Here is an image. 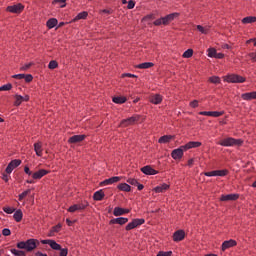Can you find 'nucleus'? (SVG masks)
Wrapping results in <instances>:
<instances>
[{"label": "nucleus", "mask_w": 256, "mask_h": 256, "mask_svg": "<svg viewBox=\"0 0 256 256\" xmlns=\"http://www.w3.org/2000/svg\"><path fill=\"white\" fill-rule=\"evenodd\" d=\"M10 251H11L12 255H15V256H27V253H25V251H23V250H17L15 248H13Z\"/></svg>", "instance_id": "37"}, {"label": "nucleus", "mask_w": 256, "mask_h": 256, "mask_svg": "<svg viewBox=\"0 0 256 256\" xmlns=\"http://www.w3.org/2000/svg\"><path fill=\"white\" fill-rule=\"evenodd\" d=\"M171 255H173L172 251H167V252L160 251V252H158V254L156 256H171Z\"/></svg>", "instance_id": "50"}, {"label": "nucleus", "mask_w": 256, "mask_h": 256, "mask_svg": "<svg viewBox=\"0 0 256 256\" xmlns=\"http://www.w3.org/2000/svg\"><path fill=\"white\" fill-rule=\"evenodd\" d=\"M231 247H237V241L230 239L226 240L222 243L221 250L222 251H227V249H231Z\"/></svg>", "instance_id": "16"}, {"label": "nucleus", "mask_w": 256, "mask_h": 256, "mask_svg": "<svg viewBox=\"0 0 256 256\" xmlns=\"http://www.w3.org/2000/svg\"><path fill=\"white\" fill-rule=\"evenodd\" d=\"M126 223H129V218L125 217L113 218L109 221V225H125Z\"/></svg>", "instance_id": "15"}, {"label": "nucleus", "mask_w": 256, "mask_h": 256, "mask_svg": "<svg viewBox=\"0 0 256 256\" xmlns=\"http://www.w3.org/2000/svg\"><path fill=\"white\" fill-rule=\"evenodd\" d=\"M140 171H142L144 175H157V173H159V171L153 169V167L149 165L142 167Z\"/></svg>", "instance_id": "21"}, {"label": "nucleus", "mask_w": 256, "mask_h": 256, "mask_svg": "<svg viewBox=\"0 0 256 256\" xmlns=\"http://www.w3.org/2000/svg\"><path fill=\"white\" fill-rule=\"evenodd\" d=\"M127 183H129L130 185H134V186L139 185V181H137V179H135V178H129L127 180Z\"/></svg>", "instance_id": "52"}, {"label": "nucleus", "mask_w": 256, "mask_h": 256, "mask_svg": "<svg viewBox=\"0 0 256 256\" xmlns=\"http://www.w3.org/2000/svg\"><path fill=\"white\" fill-rule=\"evenodd\" d=\"M199 115H204L206 117H211V111H201V112H199Z\"/></svg>", "instance_id": "63"}, {"label": "nucleus", "mask_w": 256, "mask_h": 256, "mask_svg": "<svg viewBox=\"0 0 256 256\" xmlns=\"http://www.w3.org/2000/svg\"><path fill=\"white\" fill-rule=\"evenodd\" d=\"M182 57H183L184 59H191V57H193V49L190 48V49L186 50V51L183 53Z\"/></svg>", "instance_id": "40"}, {"label": "nucleus", "mask_w": 256, "mask_h": 256, "mask_svg": "<svg viewBox=\"0 0 256 256\" xmlns=\"http://www.w3.org/2000/svg\"><path fill=\"white\" fill-rule=\"evenodd\" d=\"M13 219L16 223H21L23 221V211L21 209L16 210L13 214Z\"/></svg>", "instance_id": "30"}, {"label": "nucleus", "mask_w": 256, "mask_h": 256, "mask_svg": "<svg viewBox=\"0 0 256 256\" xmlns=\"http://www.w3.org/2000/svg\"><path fill=\"white\" fill-rule=\"evenodd\" d=\"M241 99L243 101H253V99H256V91L241 94Z\"/></svg>", "instance_id": "24"}, {"label": "nucleus", "mask_w": 256, "mask_h": 256, "mask_svg": "<svg viewBox=\"0 0 256 256\" xmlns=\"http://www.w3.org/2000/svg\"><path fill=\"white\" fill-rule=\"evenodd\" d=\"M89 207L87 200H81L78 204H74L68 208L69 213H75V211H85V208Z\"/></svg>", "instance_id": "3"}, {"label": "nucleus", "mask_w": 256, "mask_h": 256, "mask_svg": "<svg viewBox=\"0 0 256 256\" xmlns=\"http://www.w3.org/2000/svg\"><path fill=\"white\" fill-rule=\"evenodd\" d=\"M59 67V63L56 60H51L49 62L48 68L49 69H57Z\"/></svg>", "instance_id": "44"}, {"label": "nucleus", "mask_w": 256, "mask_h": 256, "mask_svg": "<svg viewBox=\"0 0 256 256\" xmlns=\"http://www.w3.org/2000/svg\"><path fill=\"white\" fill-rule=\"evenodd\" d=\"M113 103L117 105H123V103H127V97L125 96H116L112 98Z\"/></svg>", "instance_id": "31"}, {"label": "nucleus", "mask_w": 256, "mask_h": 256, "mask_svg": "<svg viewBox=\"0 0 256 256\" xmlns=\"http://www.w3.org/2000/svg\"><path fill=\"white\" fill-rule=\"evenodd\" d=\"M127 9H135V1L134 0L128 1Z\"/></svg>", "instance_id": "57"}, {"label": "nucleus", "mask_w": 256, "mask_h": 256, "mask_svg": "<svg viewBox=\"0 0 256 256\" xmlns=\"http://www.w3.org/2000/svg\"><path fill=\"white\" fill-rule=\"evenodd\" d=\"M13 89V85L11 83L5 84L0 87V91H11Z\"/></svg>", "instance_id": "43"}, {"label": "nucleus", "mask_w": 256, "mask_h": 256, "mask_svg": "<svg viewBox=\"0 0 256 256\" xmlns=\"http://www.w3.org/2000/svg\"><path fill=\"white\" fill-rule=\"evenodd\" d=\"M201 142L199 141H190L184 145V151H189V149H197V147H201Z\"/></svg>", "instance_id": "20"}, {"label": "nucleus", "mask_w": 256, "mask_h": 256, "mask_svg": "<svg viewBox=\"0 0 256 256\" xmlns=\"http://www.w3.org/2000/svg\"><path fill=\"white\" fill-rule=\"evenodd\" d=\"M57 3H63V4L61 5V7H65V6H66L65 3H67V0H53V1H52V5H57Z\"/></svg>", "instance_id": "53"}, {"label": "nucleus", "mask_w": 256, "mask_h": 256, "mask_svg": "<svg viewBox=\"0 0 256 256\" xmlns=\"http://www.w3.org/2000/svg\"><path fill=\"white\" fill-rule=\"evenodd\" d=\"M239 194H227L220 197V201H237Z\"/></svg>", "instance_id": "26"}, {"label": "nucleus", "mask_w": 256, "mask_h": 256, "mask_svg": "<svg viewBox=\"0 0 256 256\" xmlns=\"http://www.w3.org/2000/svg\"><path fill=\"white\" fill-rule=\"evenodd\" d=\"M225 115V111H211V117H221Z\"/></svg>", "instance_id": "46"}, {"label": "nucleus", "mask_w": 256, "mask_h": 256, "mask_svg": "<svg viewBox=\"0 0 256 256\" xmlns=\"http://www.w3.org/2000/svg\"><path fill=\"white\" fill-rule=\"evenodd\" d=\"M37 245H39V240L33 238L28 239L26 241V251H28V253L35 251V249H37Z\"/></svg>", "instance_id": "9"}, {"label": "nucleus", "mask_w": 256, "mask_h": 256, "mask_svg": "<svg viewBox=\"0 0 256 256\" xmlns=\"http://www.w3.org/2000/svg\"><path fill=\"white\" fill-rule=\"evenodd\" d=\"M197 30L202 33V35H207L209 33V29H206L202 25H197Z\"/></svg>", "instance_id": "41"}, {"label": "nucleus", "mask_w": 256, "mask_h": 256, "mask_svg": "<svg viewBox=\"0 0 256 256\" xmlns=\"http://www.w3.org/2000/svg\"><path fill=\"white\" fill-rule=\"evenodd\" d=\"M176 17H179V13H177V12L168 14V15H166L164 17L156 19L153 22V25H155V27H159L161 25L167 26L172 21H175Z\"/></svg>", "instance_id": "1"}, {"label": "nucleus", "mask_w": 256, "mask_h": 256, "mask_svg": "<svg viewBox=\"0 0 256 256\" xmlns=\"http://www.w3.org/2000/svg\"><path fill=\"white\" fill-rule=\"evenodd\" d=\"M14 99H15L14 106L19 107L21 105V103L29 101L30 97H29V95L21 96L19 94H16L14 96Z\"/></svg>", "instance_id": "12"}, {"label": "nucleus", "mask_w": 256, "mask_h": 256, "mask_svg": "<svg viewBox=\"0 0 256 256\" xmlns=\"http://www.w3.org/2000/svg\"><path fill=\"white\" fill-rule=\"evenodd\" d=\"M16 247H17L18 249H27L26 241L18 242V243L16 244Z\"/></svg>", "instance_id": "49"}, {"label": "nucleus", "mask_w": 256, "mask_h": 256, "mask_svg": "<svg viewBox=\"0 0 256 256\" xmlns=\"http://www.w3.org/2000/svg\"><path fill=\"white\" fill-rule=\"evenodd\" d=\"M105 199V192L101 189L94 193L93 200L94 201H103Z\"/></svg>", "instance_id": "28"}, {"label": "nucleus", "mask_w": 256, "mask_h": 256, "mask_svg": "<svg viewBox=\"0 0 256 256\" xmlns=\"http://www.w3.org/2000/svg\"><path fill=\"white\" fill-rule=\"evenodd\" d=\"M87 139V135L81 134V135H74L68 139V143L75 144V143H81L82 141H85Z\"/></svg>", "instance_id": "13"}, {"label": "nucleus", "mask_w": 256, "mask_h": 256, "mask_svg": "<svg viewBox=\"0 0 256 256\" xmlns=\"http://www.w3.org/2000/svg\"><path fill=\"white\" fill-rule=\"evenodd\" d=\"M24 80H25L26 83H31V81H33V75L24 74Z\"/></svg>", "instance_id": "51"}, {"label": "nucleus", "mask_w": 256, "mask_h": 256, "mask_svg": "<svg viewBox=\"0 0 256 256\" xmlns=\"http://www.w3.org/2000/svg\"><path fill=\"white\" fill-rule=\"evenodd\" d=\"M9 165L11 166L12 169H17V167L21 165V159H14L9 163Z\"/></svg>", "instance_id": "38"}, {"label": "nucleus", "mask_w": 256, "mask_h": 256, "mask_svg": "<svg viewBox=\"0 0 256 256\" xmlns=\"http://www.w3.org/2000/svg\"><path fill=\"white\" fill-rule=\"evenodd\" d=\"M29 193H31V189H27L26 191L22 192L21 194H19V201H23L25 197H27V195H29Z\"/></svg>", "instance_id": "42"}, {"label": "nucleus", "mask_w": 256, "mask_h": 256, "mask_svg": "<svg viewBox=\"0 0 256 256\" xmlns=\"http://www.w3.org/2000/svg\"><path fill=\"white\" fill-rule=\"evenodd\" d=\"M144 223H145V219H143V218L133 219L131 222H129L126 225L125 230L126 231H131L133 229H136V227H139V226L143 225Z\"/></svg>", "instance_id": "5"}, {"label": "nucleus", "mask_w": 256, "mask_h": 256, "mask_svg": "<svg viewBox=\"0 0 256 256\" xmlns=\"http://www.w3.org/2000/svg\"><path fill=\"white\" fill-rule=\"evenodd\" d=\"M35 256H48V255L45 254V253H43V252H41V251H37V252L35 253Z\"/></svg>", "instance_id": "64"}, {"label": "nucleus", "mask_w": 256, "mask_h": 256, "mask_svg": "<svg viewBox=\"0 0 256 256\" xmlns=\"http://www.w3.org/2000/svg\"><path fill=\"white\" fill-rule=\"evenodd\" d=\"M150 103L153 105H161V103H163V96L161 94H155L151 96Z\"/></svg>", "instance_id": "23"}, {"label": "nucleus", "mask_w": 256, "mask_h": 256, "mask_svg": "<svg viewBox=\"0 0 256 256\" xmlns=\"http://www.w3.org/2000/svg\"><path fill=\"white\" fill-rule=\"evenodd\" d=\"M59 251H60L59 256L69 255V249L68 248H60Z\"/></svg>", "instance_id": "47"}, {"label": "nucleus", "mask_w": 256, "mask_h": 256, "mask_svg": "<svg viewBox=\"0 0 256 256\" xmlns=\"http://www.w3.org/2000/svg\"><path fill=\"white\" fill-rule=\"evenodd\" d=\"M25 74H15L12 76V79H24Z\"/></svg>", "instance_id": "60"}, {"label": "nucleus", "mask_w": 256, "mask_h": 256, "mask_svg": "<svg viewBox=\"0 0 256 256\" xmlns=\"http://www.w3.org/2000/svg\"><path fill=\"white\" fill-rule=\"evenodd\" d=\"M139 119H140L139 116H131L130 118L123 119L120 122V127H129L131 125H135V123H137Z\"/></svg>", "instance_id": "7"}, {"label": "nucleus", "mask_w": 256, "mask_h": 256, "mask_svg": "<svg viewBox=\"0 0 256 256\" xmlns=\"http://www.w3.org/2000/svg\"><path fill=\"white\" fill-rule=\"evenodd\" d=\"M45 175H49V170L40 169L32 174V179H43Z\"/></svg>", "instance_id": "19"}, {"label": "nucleus", "mask_w": 256, "mask_h": 256, "mask_svg": "<svg viewBox=\"0 0 256 256\" xmlns=\"http://www.w3.org/2000/svg\"><path fill=\"white\" fill-rule=\"evenodd\" d=\"M183 151H187L185 150V146H180L178 149H174L171 153V157L172 159H174L175 161H177V159H183Z\"/></svg>", "instance_id": "10"}, {"label": "nucleus", "mask_w": 256, "mask_h": 256, "mask_svg": "<svg viewBox=\"0 0 256 256\" xmlns=\"http://www.w3.org/2000/svg\"><path fill=\"white\" fill-rule=\"evenodd\" d=\"M218 144L221 145V147H233L235 145L239 147L243 145V140L229 137L221 140Z\"/></svg>", "instance_id": "2"}, {"label": "nucleus", "mask_w": 256, "mask_h": 256, "mask_svg": "<svg viewBox=\"0 0 256 256\" xmlns=\"http://www.w3.org/2000/svg\"><path fill=\"white\" fill-rule=\"evenodd\" d=\"M42 245H50L51 249L54 251H59L61 249V246L59 243H57L55 240H41Z\"/></svg>", "instance_id": "17"}, {"label": "nucleus", "mask_w": 256, "mask_h": 256, "mask_svg": "<svg viewBox=\"0 0 256 256\" xmlns=\"http://www.w3.org/2000/svg\"><path fill=\"white\" fill-rule=\"evenodd\" d=\"M224 81L227 83H245L246 78L241 75L230 74L225 77Z\"/></svg>", "instance_id": "4"}, {"label": "nucleus", "mask_w": 256, "mask_h": 256, "mask_svg": "<svg viewBox=\"0 0 256 256\" xmlns=\"http://www.w3.org/2000/svg\"><path fill=\"white\" fill-rule=\"evenodd\" d=\"M4 213H7L8 215H11L12 213H15V208L12 207H4L3 208Z\"/></svg>", "instance_id": "48"}, {"label": "nucleus", "mask_w": 256, "mask_h": 256, "mask_svg": "<svg viewBox=\"0 0 256 256\" xmlns=\"http://www.w3.org/2000/svg\"><path fill=\"white\" fill-rule=\"evenodd\" d=\"M171 185L167 184V183H163L160 186H156L153 191H155V193H165V191H169Z\"/></svg>", "instance_id": "25"}, {"label": "nucleus", "mask_w": 256, "mask_h": 256, "mask_svg": "<svg viewBox=\"0 0 256 256\" xmlns=\"http://www.w3.org/2000/svg\"><path fill=\"white\" fill-rule=\"evenodd\" d=\"M121 181V177L113 176L99 183L100 187H105V185H113V183H119Z\"/></svg>", "instance_id": "11"}, {"label": "nucleus", "mask_w": 256, "mask_h": 256, "mask_svg": "<svg viewBox=\"0 0 256 256\" xmlns=\"http://www.w3.org/2000/svg\"><path fill=\"white\" fill-rule=\"evenodd\" d=\"M33 65V63H28V64H25L24 66H22L20 68V71H27V69H31V66Z\"/></svg>", "instance_id": "56"}, {"label": "nucleus", "mask_w": 256, "mask_h": 256, "mask_svg": "<svg viewBox=\"0 0 256 256\" xmlns=\"http://www.w3.org/2000/svg\"><path fill=\"white\" fill-rule=\"evenodd\" d=\"M2 235H4V237H9V235H11V230L9 228H4L2 230Z\"/></svg>", "instance_id": "55"}, {"label": "nucleus", "mask_w": 256, "mask_h": 256, "mask_svg": "<svg viewBox=\"0 0 256 256\" xmlns=\"http://www.w3.org/2000/svg\"><path fill=\"white\" fill-rule=\"evenodd\" d=\"M190 107H192V109H197V107H199V101L198 100L191 101Z\"/></svg>", "instance_id": "54"}, {"label": "nucleus", "mask_w": 256, "mask_h": 256, "mask_svg": "<svg viewBox=\"0 0 256 256\" xmlns=\"http://www.w3.org/2000/svg\"><path fill=\"white\" fill-rule=\"evenodd\" d=\"M149 19H155V16L153 14H148L143 17L142 21H147Z\"/></svg>", "instance_id": "61"}, {"label": "nucleus", "mask_w": 256, "mask_h": 256, "mask_svg": "<svg viewBox=\"0 0 256 256\" xmlns=\"http://www.w3.org/2000/svg\"><path fill=\"white\" fill-rule=\"evenodd\" d=\"M172 139H175V136H173V135H164V136H161L158 139V143H160V144L171 143Z\"/></svg>", "instance_id": "29"}, {"label": "nucleus", "mask_w": 256, "mask_h": 256, "mask_svg": "<svg viewBox=\"0 0 256 256\" xmlns=\"http://www.w3.org/2000/svg\"><path fill=\"white\" fill-rule=\"evenodd\" d=\"M173 241L175 243H179V241H183L185 239V230H177L173 233Z\"/></svg>", "instance_id": "18"}, {"label": "nucleus", "mask_w": 256, "mask_h": 256, "mask_svg": "<svg viewBox=\"0 0 256 256\" xmlns=\"http://www.w3.org/2000/svg\"><path fill=\"white\" fill-rule=\"evenodd\" d=\"M243 25H249L250 23H256V16H247L242 19Z\"/></svg>", "instance_id": "35"}, {"label": "nucleus", "mask_w": 256, "mask_h": 256, "mask_svg": "<svg viewBox=\"0 0 256 256\" xmlns=\"http://www.w3.org/2000/svg\"><path fill=\"white\" fill-rule=\"evenodd\" d=\"M57 23H59L57 18H50L46 22V27H48V29H53L54 27H57Z\"/></svg>", "instance_id": "32"}, {"label": "nucleus", "mask_w": 256, "mask_h": 256, "mask_svg": "<svg viewBox=\"0 0 256 256\" xmlns=\"http://www.w3.org/2000/svg\"><path fill=\"white\" fill-rule=\"evenodd\" d=\"M253 63L256 62V52H251L248 54Z\"/></svg>", "instance_id": "59"}, {"label": "nucleus", "mask_w": 256, "mask_h": 256, "mask_svg": "<svg viewBox=\"0 0 256 256\" xmlns=\"http://www.w3.org/2000/svg\"><path fill=\"white\" fill-rule=\"evenodd\" d=\"M88 15H89V13L87 11L80 12L72 21L75 23V21L85 19L86 17H88Z\"/></svg>", "instance_id": "36"}, {"label": "nucleus", "mask_w": 256, "mask_h": 256, "mask_svg": "<svg viewBox=\"0 0 256 256\" xmlns=\"http://www.w3.org/2000/svg\"><path fill=\"white\" fill-rule=\"evenodd\" d=\"M217 55V49L209 48L208 49V57L215 58Z\"/></svg>", "instance_id": "45"}, {"label": "nucleus", "mask_w": 256, "mask_h": 256, "mask_svg": "<svg viewBox=\"0 0 256 256\" xmlns=\"http://www.w3.org/2000/svg\"><path fill=\"white\" fill-rule=\"evenodd\" d=\"M34 151L37 157H43V143L41 141L34 143Z\"/></svg>", "instance_id": "22"}, {"label": "nucleus", "mask_w": 256, "mask_h": 256, "mask_svg": "<svg viewBox=\"0 0 256 256\" xmlns=\"http://www.w3.org/2000/svg\"><path fill=\"white\" fill-rule=\"evenodd\" d=\"M13 170L14 168H12L10 164H8L5 171L8 175H10V173H13Z\"/></svg>", "instance_id": "62"}, {"label": "nucleus", "mask_w": 256, "mask_h": 256, "mask_svg": "<svg viewBox=\"0 0 256 256\" xmlns=\"http://www.w3.org/2000/svg\"><path fill=\"white\" fill-rule=\"evenodd\" d=\"M127 213H131V210L128 208L115 207L113 210L114 217H121V215H127Z\"/></svg>", "instance_id": "14"}, {"label": "nucleus", "mask_w": 256, "mask_h": 256, "mask_svg": "<svg viewBox=\"0 0 256 256\" xmlns=\"http://www.w3.org/2000/svg\"><path fill=\"white\" fill-rule=\"evenodd\" d=\"M209 82L213 83L214 85H219V83H221V78H219V76H211L209 78Z\"/></svg>", "instance_id": "39"}, {"label": "nucleus", "mask_w": 256, "mask_h": 256, "mask_svg": "<svg viewBox=\"0 0 256 256\" xmlns=\"http://www.w3.org/2000/svg\"><path fill=\"white\" fill-rule=\"evenodd\" d=\"M117 189H119V191H124L125 193H129V191H131V186L127 183H120L118 184Z\"/></svg>", "instance_id": "33"}, {"label": "nucleus", "mask_w": 256, "mask_h": 256, "mask_svg": "<svg viewBox=\"0 0 256 256\" xmlns=\"http://www.w3.org/2000/svg\"><path fill=\"white\" fill-rule=\"evenodd\" d=\"M205 177H226V175H229V170H213L210 172L204 173Z\"/></svg>", "instance_id": "6"}, {"label": "nucleus", "mask_w": 256, "mask_h": 256, "mask_svg": "<svg viewBox=\"0 0 256 256\" xmlns=\"http://www.w3.org/2000/svg\"><path fill=\"white\" fill-rule=\"evenodd\" d=\"M125 77L137 78V75L131 73H123L121 78L123 79Z\"/></svg>", "instance_id": "58"}, {"label": "nucleus", "mask_w": 256, "mask_h": 256, "mask_svg": "<svg viewBox=\"0 0 256 256\" xmlns=\"http://www.w3.org/2000/svg\"><path fill=\"white\" fill-rule=\"evenodd\" d=\"M24 9H25V6L21 3H18V4H15V5H12V6H8L6 8V11H8V13L19 14V13H23Z\"/></svg>", "instance_id": "8"}, {"label": "nucleus", "mask_w": 256, "mask_h": 256, "mask_svg": "<svg viewBox=\"0 0 256 256\" xmlns=\"http://www.w3.org/2000/svg\"><path fill=\"white\" fill-rule=\"evenodd\" d=\"M62 227L63 225H61V223H58L57 225L53 226L48 233V237H55V233H59Z\"/></svg>", "instance_id": "27"}, {"label": "nucleus", "mask_w": 256, "mask_h": 256, "mask_svg": "<svg viewBox=\"0 0 256 256\" xmlns=\"http://www.w3.org/2000/svg\"><path fill=\"white\" fill-rule=\"evenodd\" d=\"M137 69H151V67H155V64L153 62H144L141 64H138Z\"/></svg>", "instance_id": "34"}]
</instances>
